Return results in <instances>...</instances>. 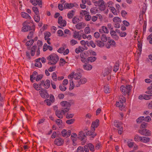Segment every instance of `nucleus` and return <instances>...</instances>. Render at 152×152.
I'll list each match as a JSON object with an SVG mask.
<instances>
[{"instance_id": "1", "label": "nucleus", "mask_w": 152, "mask_h": 152, "mask_svg": "<svg viewBox=\"0 0 152 152\" xmlns=\"http://www.w3.org/2000/svg\"><path fill=\"white\" fill-rule=\"evenodd\" d=\"M99 125V120L97 119L96 121L92 123L91 130L90 131H88L87 132L86 130H87V128L84 129L85 132L86 133V134L87 136H91L90 137V139L91 140L93 139V138L95 137L97 135L96 133L94 132L95 130V128L98 127Z\"/></svg>"}, {"instance_id": "2", "label": "nucleus", "mask_w": 152, "mask_h": 152, "mask_svg": "<svg viewBox=\"0 0 152 152\" xmlns=\"http://www.w3.org/2000/svg\"><path fill=\"white\" fill-rule=\"evenodd\" d=\"M74 103V101L73 100H70L69 102L63 101L61 102L60 104L62 106V111L64 114L68 112L69 108L72 104Z\"/></svg>"}, {"instance_id": "3", "label": "nucleus", "mask_w": 152, "mask_h": 152, "mask_svg": "<svg viewBox=\"0 0 152 152\" xmlns=\"http://www.w3.org/2000/svg\"><path fill=\"white\" fill-rule=\"evenodd\" d=\"M48 60V64L50 65H55L58 61L59 57L56 54L52 53L47 58Z\"/></svg>"}, {"instance_id": "4", "label": "nucleus", "mask_w": 152, "mask_h": 152, "mask_svg": "<svg viewBox=\"0 0 152 152\" xmlns=\"http://www.w3.org/2000/svg\"><path fill=\"white\" fill-rule=\"evenodd\" d=\"M131 88V86L129 85H127L126 86L124 85H122L120 88L121 91L124 95H126V94L129 95Z\"/></svg>"}, {"instance_id": "5", "label": "nucleus", "mask_w": 152, "mask_h": 152, "mask_svg": "<svg viewBox=\"0 0 152 152\" xmlns=\"http://www.w3.org/2000/svg\"><path fill=\"white\" fill-rule=\"evenodd\" d=\"M95 6L99 7V9L101 11L104 10L105 9V3L103 0H99L96 3Z\"/></svg>"}, {"instance_id": "6", "label": "nucleus", "mask_w": 152, "mask_h": 152, "mask_svg": "<svg viewBox=\"0 0 152 152\" xmlns=\"http://www.w3.org/2000/svg\"><path fill=\"white\" fill-rule=\"evenodd\" d=\"M138 132L144 136H150L151 135V131L146 129L139 130Z\"/></svg>"}, {"instance_id": "7", "label": "nucleus", "mask_w": 152, "mask_h": 152, "mask_svg": "<svg viewBox=\"0 0 152 152\" xmlns=\"http://www.w3.org/2000/svg\"><path fill=\"white\" fill-rule=\"evenodd\" d=\"M86 136L85 133L82 131H80L79 132L78 134V138L79 139L83 141V143L82 145H83L86 142Z\"/></svg>"}, {"instance_id": "8", "label": "nucleus", "mask_w": 152, "mask_h": 152, "mask_svg": "<svg viewBox=\"0 0 152 152\" xmlns=\"http://www.w3.org/2000/svg\"><path fill=\"white\" fill-rule=\"evenodd\" d=\"M39 93L41 96L43 98L47 99L49 96V94L45 89H42L39 91Z\"/></svg>"}, {"instance_id": "9", "label": "nucleus", "mask_w": 152, "mask_h": 152, "mask_svg": "<svg viewBox=\"0 0 152 152\" xmlns=\"http://www.w3.org/2000/svg\"><path fill=\"white\" fill-rule=\"evenodd\" d=\"M122 101L120 100L119 102H117L116 103V106L119 107L120 109L121 110H122L124 107L123 103L124 102H125L126 101V99L124 98L122 99Z\"/></svg>"}, {"instance_id": "10", "label": "nucleus", "mask_w": 152, "mask_h": 152, "mask_svg": "<svg viewBox=\"0 0 152 152\" xmlns=\"http://www.w3.org/2000/svg\"><path fill=\"white\" fill-rule=\"evenodd\" d=\"M26 22H24L23 24V26L22 28V31L25 32L28 31H30V30L33 28L34 27H31L28 25H26Z\"/></svg>"}, {"instance_id": "11", "label": "nucleus", "mask_w": 152, "mask_h": 152, "mask_svg": "<svg viewBox=\"0 0 152 152\" xmlns=\"http://www.w3.org/2000/svg\"><path fill=\"white\" fill-rule=\"evenodd\" d=\"M87 81V79L85 78H82L79 80L77 81V83L76 84L77 87H79L81 84L85 83Z\"/></svg>"}, {"instance_id": "12", "label": "nucleus", "mask_w": 152, "mask_h": 152, "mask_svg": "<svg viewBox=\"0 0 152 152\" xmlns=\"http://www.w3.org/2000/svg\"><path fill=\"white\" fill-rule=\"evenodd\" d=\"M71 133V132L70 130L66 131V129H63L61 132V134L63 137H68L70 136Z\"/></svg>"}, {"instance_id": "13", "label": "nucleus", "mask_w": 152, "mask_h": 152, "mask_svg": "<svg viewBox=\"0 0 152 152\" xmlns=\"http://www.w3.org/2000/svg\"><path fill=\"white\" fill-rule=\"evenodd\" d=\"M58 22L60 26L63 27L65 26L66 24V21L65 20H63L62 17L61 16L58 18Z\"/></svg>"}, {"instance_id": "14", "label": "nucleus", "mask_w": 152, "mask_h": 152, "mask_svg": "<svg viewBox=\"0 0 152 152\" xmlns=\"http://www.w3.org/2000/svg\"><path fill=\"white\" fill-rule=\"evenodd\" d=\"M64 143V140L61 138L56 139L54 141V143L58 146H61Z\"/></svg>"}, {"instance_id": "15", "label": "nucleus", "mask_w": 152, "mask_h": 152, "mask_svg": "<svg viewBox=\"0 0 152 152\" xmlns=\"http://www.w3.org/2000/svg\"><path fill=\"white\" fill-rule=\"evenodd\" d=\"M77 72L76 73L74 74V78L76 80L80 79L81 77V75L80 72L82 71V70L80 69H77Z\"/></svg>"}, {"instance_id": "16", "label": "nucleus", "mask_w": 152, "mask_h": 152, "mask_svg": "<svg viewBox=\"0 0 152 152\" xmlns=\"http://www.w3.org/2000/svg\"><path fill=\"white\" fill-rule=\"evenodd\" d=\"M77 4L75 3H66L64 5V9H70L72 8L73 7L75 6Z\"/></svg>"}, {"instance_id": "17", "label": "nucleus", "mask_w": 152, "mask_h": 152, "mask_svg": "<svg viewBox=\"0 0 152 152\" xmlns=\"http://www.w3.org/2000/svg\"><path fill=\"white\" fill-rule=\"evenodd\" d=\"M99 32L100 33H104L107 34L109 33V31L106 26H103L101 27V28L99 29Z\"/></svg>"}, {"instance_id": "18", "label": "nucleus", "mask_w": 152, "mask_h": 152, "mask_svg": "<svg viewBox=\"0 0 152 152\" xmlns=\"http://www.w3.org/2000/svg\"><path fill=\"white\" fill-rule=\"evenodd\" d=\"M81 61L84 63L87 62V56L85 53H81L80 54Z\"/></svg>"}, {"instance_id": "19", "label": "nucleus", "mask_w": 152, "mask_h": 152, "mask_svg": "<svg viewBox=\"0 0 152 152\" xmlns=\"http://www.w3.org/2000/svg\"><path fill=\"white\" fill-rule=\"evenodd\" d=\"M73 37L75 39H77L78 40L81 39V35L79 34V32L75 31L73 35Z\"/></svg>"}, {"instance_id": "20", "label": "nucleus", "mask_w": 152, "mask_h": 152, "mask_svg": "<svg viewBox=\"0 0 152 152\" xmlns=\"http://www.w3.org/2000/svg\"><path fill=\"white\" fill-rule=\"evenodd\" d=\"M85 26V24L83 22L78 23L75 25L76 28L79 30L83 28Z\"/></svg>"}, {"instance_id": "21", "label": "nucleus", "mask_w": 152, "mask_h": 152, "mask_svg": "<svg viewBox=\"0 0 152 152\" xmlns=\"http://www.w3.org/2000/svg\"><path fill=\"white\" fill-rule=\"evenodd\" d=\"M83 67L84 69L86 70H90L92 68V66L91 65L86 63L83 65Z\"/></svg>"}, {"instance_id": "22", "label": "nucleus", "mask_w": 152, "mask_h": 152, "mask_svg": "<svg viewBox=\"0 0 152 152\" xmlns=\"http://www.w3.org/2000/svg\"><path fill=\"white\" fill-rule=\"evenodd\" d=\"M37 75H38L37 72L35 71L33 72L32 75L30 76V80L31 82L32 83L34 82V80L35 79Z\"/></svg>"}, {"instance_id": "23", "label": "nucleus", "mask_w": 152, "mask_h": 152, "mask_svg": "<svg viewBox=\"0 0 152 152\" xmlns=\"http://www.w3.org/2000/svg\"><path fill=\"white\" fill-rule=\"evenodd\" d=\"M22 17L26 19L30 20L31 19V17L27 13L25 12H22L21 13Z\"/></svg>"}, {"instance_id": "24", "label": "nucleus", "mask_w": 152, "mask_h": 152, "mask_svg": "<svg viewBox=\"0 0 152 152\" xmlns=\"http://www.w3.org/2000/svg\"><path fill=\"white\" fill-rule=\"evenodd\" d=\"M63 112L61 110V111L58 110H56L55 112V114L56 116L59 118H63V115L61 113Z\"/></svg>"}, {"instance_id": "25", "label": "nucleus", "mask_w": 152, "mask_h": 152, "mask_svg": "<svg viewBox=\"0 0 152 152\" xmlns=\"http://www.w3.org/2000/svg\"><path fill=\"white\" fill-rule=\"evenodd\" d=\"M75 11L74 10H71L69 11L67 13V17L69 19H72L74 15Z\"/></svg>"}, {"instance_id": "26", "label": "nucleus", "mask_w": 152, "mask_h": 152, "mask_svg": "<svg viewBox=\"0 0 152 152\" xmlns=\"http://www.w3.org/2000/svg\"><path fill=\"white\" fill-rule=\"evenodd\" d=\"M150 138L146 137H142L141 142L144 143L148 142L150 141Z\"/></svg>"}, {"instance_id": "27", "label": "nucleus", "mask_w": 152, "mask_h": 152, "mask_svg": "<svg viewBox=\"0 0 152 152\" xmlns=\"http://www.w3.org/2000/svg\"><path fill=\"white\" fill-rule=\"evenodd\" d=\"M77 137V135L76 133H73L72 134L71 138L74 143L76 141Z\"/></svg>"}, {"instance_id": "28", "label": "nucleus", "mask_w": 152, "mask_h": 152, "mask_svg": "<svg viewBox=\"0 0 152 152\" xmlns=\"http://www.w3.org/2000/svg\"><path fill=\"white\" fill-rule=\"evenodd\" d=\"M50 85V81L48 80H47L45 82L44 84V86L45 88H48Z\"/></svg>"}, {"instance_id": "29", "label": "nucleus", "mask_w": 152, "mask_h": 152, "mask_svg": "<svg viewBox=\"0 0 152 152\" xmlns=\"http://www.w3.org/2000/svg\"><path fill=\"white\" fill-rule=\"evenodd\" d=\"M34 31V28L33 27V28H32L31 30H30L29 33L27 36V38L28 39H30L32 38Z\"/></svg>"}, {"instance_id": "30", "label": "nucleus", "mask_w": 152, "mask_h": 152, "mask_svg": "<svg viewBox=\"0 0 152 152\" xmlns=\"http://www.w3.org/2000/svg\"><path fill=\"white\" fill-rule=\"evenodd\" d=\"M84 50V48L81 46H79L78 48L75 49V52L77 53H81Z\"/></svg>"}, {"instance_id": "31", "label": "nucleus", "mask_w": 152, "mask_h": 152, "mask_svg": "<svg viewBox=\"0 0 152 152\" xmlns=\"http://www.w3.org/2000/svg\"><path fill=\"white\" fill-rule=\"evenodd\" d=\"M95 42L97 43V45L100 47H102L104 46V44L103 42H102L98 40L97 39H96L95 40Z\"/></svg>"}, {"instance_id": "32", "label": "nucleus", "mask_w": 152, "mask_h": 152, "mask_svg": "<svg viewBox=\"0 0 152 152\" xmlns=\"http://www.w3.org/2000/svg\"><path fill=\"white\" fill-rule=\"evenodd\" d=\"M79 18L76 16H74L72 18V22L73 24H76L79 22Z\"/></svg>"}, {"instance_id": "33", "label": "nucleus", "mask_w": 152, "mask_h": 152, "mask_svg": "<svg viewBox=\"0 0 152 152\" xmlns=\"http://www.w3.org/2000/svg\"><path fill=\"white\" fill-rule=\"evenodd\" d=\"M142 137L139 136L138 135H136L134 137V140L136 142L141 141L142 140Z\"/></svg>"}, {"instance_id": "34", "label": "nucleus", "mask_w": 152, "mask_h": 152, "mask_svg": "<svg viewBox=\"0 0 152 152\" xmlns=\"http://www.w3.org/2000/svg\"><path fill=\"white\" fill-rule=\"evenodd\" d=\"M36 48L37 46H34L31 48V54L32 56H34Z\"/></svg>"}, {"instance_id": "35", "label": "nucleus", "mask_w": 152, "mask_h": 152, "mask_svg": "<svg viewBox=\"0 0 152 152\" xmlns=\"http://www.w3.org/2000/svg\"><path fill=\"white\" fill-rule=\"evenodd\" d=\"M87 147H88V148L90 151H94V145L91 143H89L87 144Z\"/></svg>"}, {"instance_id": "36", "label": "nucleus", "mask_w": 152, "mask_h": 152, "mask_svg": "<svg viewBox=\"0 0 152 152\" xmlns=\"http://www.w3.org/2000/svg\"><path fill=\"white\" fill-rule=\"evenodd\" d=\"M122 123L121 122H118L117 121H115L114 122V125L117 127H119L122 124Z\"/></svg>"}, {"instance_id": "37", "label": "nucleus", "mask_w": 152, "mask_h": 152, "mask_svg": "<svg viewBox=\"0 0 152 152\" xmlns=\"http://www.w3.org/2000/svg\"><path fill=\"white\" fill-rule=\"evenodd\" d=\"M113 21L115 23H121V19L118 17H115L113 19Z\"/></svg>"}, {"instance_id": "38", "label": "nucleus", "mask_w": 152, "mask_h": 152, "mask_svg": "<svg viewBox=\"0 0 152 152\" xmlns=\"http://www.w3.org/2000/svg\"><path fill=\"white\" fill-rule=\"evenodd\" d=\"M142 43L140 42H138L137 50L139 51V52H138V53H140V54H141V53L142 51Z\"/></svg>"}, {"instance_id": "39", "label": "nucleus", "mask_w": 152, "mask_h": 152, "mask_svg": "<svg viewBox=\"0 0 152 152\" xmlns=\"http://www.w3.org/2000/svg\"><path fill=\"white\" fill-rule=\"evenodd\" d=\"M90 11L91 14H94L97 12V9L96 7H93L91 9Z\"/></svg>"}, {"instance_id": "40", "label": "nucleus", "mask_w": 152, "mask_h": 152, "mask_svg": "<svg viewBox=\"0 0 152 152\" xmlns=\"http://www.w3.org/2000/svg\"><path fill=\"white\" fill-rule=\"evenodd\" d=\"M84 19L85 20L87 21H90L91 19V16L89 15V13H88L87 15H86L85 16Z\"/></svg>"}, {"instance_id": "41", "label": "nucleus", "mask_w": 152, "mask_h": 152, "mask_svg": "<svg viewBox=\"0 0 152 152\" xmlns=\"http://www.w3.org/2000/svg\"><path fill=\"white\" fill-rule=\"evenodd\" d=\"M104 91L105 93H109L110 91V89L109 87L108 86H105L104 87Z\"/></svg>"}, {"instance_id": "42", "label": "nucleus", "mask_w": 152, "mask_h": 152, "mask_svg": "<svg viewBox=\"0 0 152 152\" xmlns=\"http://www.w3.org/2000/svg\"><path fill=\"white\" fill-rule=\"evenodd\" d=\"M101 39L102 42H104L107 41V37L105 34H103L101 36Z\"/></svg>"}, {"instance_id": "43", "label": "nucleus", "mask_w": 152, "mask_h": 152, "mask_svg": "<svg viewBox=\"0 0 152 152\" xmlns=\"http://www.w3.org/2000/svg\"><path fill=\"white\" fill-rule=\"evenodd\" d=\"M33 11L34 12L36 15L39 14V12L38 8L36 7H33L32 8Z\"/></svg>"}, {"instance_id": "44", "label": "nucleus", "mask_w": 152, "mask_h": 152, "mask_svg": "<svg viewBox=\"0 0 152 152\" xmlns=\"http://www.w3.org/2000/svg\"><path fill=\"white\" fill-rule=\"evenodd\" d=\"M144 117L141 116L138 118L137 120L136 121L137 123H141L142 121L144 120Z\"/></svg>"}, {"instance_id": "45", "label": "nucleus", "mask_w": 152, "mask_h": 152, "mask_svg": "<svg viewBox=\"0 0 152 152\" xmlns=\"http://www.w3.org/2000/svg\"><path fill=\"white\" fill-rule=\"evenodd\" d=\"M96 59V58L95 57H90L88 58V60L91 62L95 61Z\"/></svg>"}, {"instance_id": "46", "label": "nucleus", "mask_w": 152, "mask_h": 152, "mask_svg": "<svg viewBox=\"0 0 152 152\" xmlns=\"http://www.w3.org/2000/svg\"><path fill=\"white\" fill-rule=\"evenodd\" d=\"M52 77L53 80L55 81H56L57 80V75L55 72L53 73L52 75Z\"/></svg>"}, {"instance_id": "47", "label": "nucleus", "mask_w": 152, "mask_h": 152, "mask_svg": "<svg viewBox=\"0 0 152 152\" xmlns=\"http://www.w3.org/2000/svg\"><path fill=\"white\" fill-rule=\"evenodd\" d=\"M70 87H69V89L72 90V89L74 86V84L73 82L72 79H71L70 80Z\"/></svg>"}, {"instance_id": "48", "label": "nucleus", "mask_w": 152, "mask_h": 152, "mask_svg": "<svg viewBox=\"0 0 152 152\" xmlns=\"http://www.w3.org/2000/svg\"><path fill=\"white\" fill-rule=\"evenodd\" d=\"M33 86L34 88L37 91L39 90L40 89L42 88V87H41L39 85L36 83H34Z\"/></svg>"}, {"instance_id": "49", "label": "nucleus", "mask_w": 152, "mask_h": 152, "mask_svg": "<svg viewBox=\"0 0 152 152\" xmlns=\"http://www.w3.org/2000/svg\"><path fill=\"white\" fill-rule=\"evenodd\" d=\"M34 19L36 22L38 23L40 20V17L39 15H36L34 16Z\"/></svg>"}, {"instance_id": "50", "label": "nucleus", "mask_w": 152, "mask_h": 152, "mask_svg": "<svg viewBox=\"0 0 152 152\" xmlns=\"http://www.w3.org/2000/svg\"><path fill=\"white\" fill-rule=\"evenodd\" d=\"M77 152H84V149L82 146H79L77 149Z\"/></svg>"}, {"instance_id": "51", "label": "nucleus", "mask_w": 152, "mask_h": 152, "mask_svg": "<svg viewBox=\"0 0 152 152\" xmlns=\"http://www.w3.org/2000/svg\"><path fill=\"white\" fill-rule=\"evenodd\" d=\"M112 12L115 15H117V12L115 8L113 7H110Z\"/></svg>"}, {"instance_id": "52", "label": "nucleus", "mask_w": 152, "mask_h": 152, "mask_svg": "<svg viewBox=\"0 0 152 152\" xmlns=\"http://www.w3.org/2000/svg\"><path fill=\"white\" fill-rule=\"evenodd\" d=\"M55 122L58 126H60L61 125L62 121L61 119H57L55 121Z\"/></svg>"}, {"instance_id": "53", "label": "nucleus", "mask_w": 152, "mask_h": 152, "mask_svg": "<svg viewBox=\"0 0 152 152\" xmlns=\"http://www.w3.org/2000/svg\"><path fill=\"white\" fill-rule=\"evenodd\" d=\"M45 40L49 39V37L50 36V32H47L45 34Z\"/></svg>"}, {"instance_id": "54", "label": "nucleus", "mask_w": 152, "mask_h": 152, "mask_svg": "<svg viewBox=\"0 0 152 152\" xmlns=\"http://www.w3.org/2000/svg\"><path fill=\"white\" fill-rule=\"evenodd\" d=\"M89 13V12H88L86 10H82L80 12V14L81 15H84L85 16L86 15H87L88 13Z\"/></svg>"}, {"instance_id": "55", "label": "nucleus", "mask_w": 152, "mask_h": 152, "mask_svg": "<svg viewBox=\"0 0 152 152\" xmlns=\"http://www.w3.org/2000/svg\"><path fill=\"white\" fill-rule=\"evenodd\" d=\"M35 66L38 67L40 68L42 67V64L40 61H36V62L35 64Z\"/></svg>"}, {"instance_id": "56", "label": "nucleus", "mask_w": 152, "mask_h": 152, "mask_svg": "<svg viewBox=\"0 0 152 152\" xmlns=\"http://www.w3.org/2000/svg\"><path fill=\"white\" fill-rule=\"evenodd\" d=\"M147 39L149 41L150 44H152V34H151L147 37Z\"/></svg>"}, {"instance_id": "57", "label": "nucleus", "mask_w": 152, "mask_h": 152, "mask_svg": "<svg viewBox=\"0 0 152 152\" xmlns=\"http://www.w3.org/2000/svg\"><path fill=\"white\" fill-rule=\"evenodd\" d=\"M34 40L33 39H31L30 40L28 41L26 43V46H29L32 45L34 43Z\"/></svg>"}, {"instance_id": "58", "label": "nucleus", "mask_w": 152, "mask_h": 152, "mask_svg": "<svg viewBox=\"0 0 152 152\" xmlns=\"http://www.w3.org/2000/svg\"><path fill=\"white\" fill-rule=\"evenodd\" d=\"M143 98L145 100H148L152 98V95H145Z\"/></svg>"}, {"instance_id": "59", "label": "nucleus", "mask_w": 152, "mask_h": 152, "mask_svg": "<svg viewBox=\"0 0 152 152\" xmlns=\"http://www.w3.org/2000/svg\"><path fill=\"white\" fill-rule=\"evenodd\" d=\"M75 121V120L74 119H72L67 120L66 122L68 124H70L73 123Z\"/></svg>"}, {"instance_id": "60", "label": "nucleus", "mask_w": 152, "mask_h": 152, "mask_svg": "<svg viewBox=\"0 0 152 152\" xmlns=\"http://www.w3.org/2000/svg\"><path fill=\"white\" fill-rule=\"evenodd\" d=\"M42 78V75H37L36 77V78L35 79L37 81H38L40 80H41Z\"/></svg>"}, {"instance_id": "61", "label": "nucleus", "mask_w": 152, "mask_h": 152, "mask_svg": "<svg viewBox=\"0 0 152 152\" xmlns=\"http://www.w3.org/2000/svg\"><path fill=\"white\" fill-rule=\"evenodd\" d=\"M35 2L36 3L37 5L38 4L39 6L40 7H42V0H36Z\"/></svg>"}, {"instance_id": "62", "label": "nucleus", "mask_w": 152, "mask_h": 152, "mask_svg": "<svg viewBox=\"0 0 152 152\" xmlns=\"http://www.w3.org/2000/svg\"><path fill=\"white\" fill-rule=\"evenodd\" d=\"M134 143L133 142H131L130 141H129L127 142V145L129 148H132L134 145Z\"/></svg>"}, {"instance_id": "63", "label": "nucleus", "mask_w": 152, "mask_h": 152, "mask_svg": "<svg viewBox=\"0 0 152 152\" xmlns=\"http://www.w3.org/2000/svg\"><path fill=\"white\" fill-rule=\"evenodd\" d=\"M84 31L86 34H88L90 33V30L89 27H86L84 29Z\"/></svg>"}, {"instance_id": "64", "label": "nucleus", "mask_w": 152, "mask_h": 152, "mask_svg": "<svg viewBox=\"0 0 152 152\" xmlns=\"http://www.w3.org/2000/svg\"><path fill=\"white\" fill-rule=\"evenodd\" d=\"M59 88L60 89V90L61 91H65L66 89V87H65L64 86V85H60L59 86Z\"/></svg>"}]
</instances>
